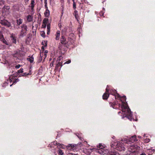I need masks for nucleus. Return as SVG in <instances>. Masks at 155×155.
Listing matches in <instances>:
<instances>
[{
  "instance_id": "obj_1",
  "label": "nucleus",
  "mask_w": 155,
  "mask_h": 155,
  "mask_svg": "<svg viewBox=\"0 0 155 155\" xmlns=\"http://www.w3.org/2000/svg\"><path fill=\"white\" fill-rule=\"evenodd\" d=\"M110 94L114 95L115 98H119L120 101H121V108L122 109V112L124 113L123 115H125L124 117L123 116L122 118L124 117H126L127 118L131 121L132 120H134V119L132 118V112L130 111L128 106L127 105V103L126 101V97L124 96L120 97L119 94L117 93V91L115 90L111 89L110 91Z\"/></svg>"
},
{
  "instance_id": "obj_2",
  "label": "nucleus",
  "mask_w": 155,
  "mask_h": 155,
  "mask_svg": "<svg viewBox=\"0 0 155 155\" xmlns=\"http://www.w3.org/2000/svg\"><path fill=\"white\" fill-rule=\"evenodd\" d=\"M111 146L119 151H124L125 150L123 143L120 141L115 140L113 142Z\"/></svg>"
},
{
  "instance_id": "obj_3",
  "label": "nucleus",
  "mask_w": 155,
  "mask_h": 155,
  "mask_svg": "<svg viewBox=\"0 0 155 155\" xmlns=\"http://www.w3.org/2000/svg\"><path fill=\"white\" fill-rule=\"evenodd\" d=\"M139 147L136 145H130L127 147V151L126 155H131L135 152L137 149Z\"/></svg>"
},
{
  "instance_id": "obj_4",
  "label": "nucleus",
  "mask_w": 155,
  "mask_h": 155,
  "mask_svg": "<svg viewBox=\"0 0 155 155\" xmlns=\"http://www.w3.org/2000/svg\"><path fill=\"white\" fill-rule=\"evenodd\" d=\"M137 140L136 138V135L132 136L128 139L124 138L122 140V141L127 144H130L135 141H137Z\"/></svg>"
},
{
  "instance_id": "obj_5",
  "label": "nucleus",
  "mask_w": 155,
  "mask_h": 155,
  "mask_svg": "<svg viewBox=\"0 0 155 155\" xmlns=\"http://www.w3.org/2000/svg\"><path fill=\"white\" fill-rule=\"evenodd\" d=\"M108 86H107V87L106 89V92L103 95V99H107L109 96V91L108 89Z\"/></svg>"
},
{
  "instance_id": "obj_6",
  "label": "nucleus",
  "mask_w": 155,
  "mask_h": 155,
  "mask_svg": "<svg viewBox=\"0 0 155 155\" xmlns=\"http://www.w3.org/2000/svg\"><path fill=\"white\" fill-rule=\"evenodd\" d=\"M61 43L63 45H66L68 43V41L66 40L65 37L63 35H62L60 38Z\"/></svg>"
},
{
  "instance_id": "obj_7",
  "label": "nucleus",
  "mask_w": 155,
  "mask_h": 155,
  "mask_svg": "<svg viewBox=\"0 0 155 155\" xmlns=\"http://www.w3.org/2000/svg\"><path fill=\"white\" fill-rule=\"evenodd\" d=\"M97 152L99 154L101 155H104L106 154L107 152V150H105L104 149H100L97 150Z\"/></svg>"
},
{
  "instance_id": "obj_8",
  "label": "nucleus",
  "mask_w": 155,
  "mask_h": 155,
  "mask_svg": "<svg viewBox=\"0 0 155 155\" xmlns=\"http://www.w3.org/2000/svg\"><path fill=\"white\" fill-rule=\"evenodd\" d=\"M53 144L55 145H57V147L58 148H64V145L60 143H58L57 141H54L53 142Z\"/></svg>"
},
{
  "instance_id": "obj_9",
  "label": "nucleus",
  "mask_w": 155,
  "mask_h": 155,
  "mask_svg": "<svg viewBox=\"0 0 155 155\" xmlns=\"http://www.w3.org/2000/svg\"><path fill=\"white\" fill-rule=\"evenodd\" d=\"M60 32L59 31H58L56 34H55V40H58L60 38Z\"/></svg>"
},
{
  "instance_id": "obj_10",
  "label": "nucleus",
  "mask_w": 155,
  "mask_h": 155,
  "mask_svg": "<svg viewBox=\"0 0 155 155\" xmlns=\"http://www.w3.org/2000/svg\"><path fill=\"white\" fill-rule=\"evenodd\" d=\"M11 38L13 43L14 44L16 43V37H15L13 34L11 35Z\"/></svg>"
},
{
  "instance_id": "obj_11",
  "label": "nucleus",
  "mask_w": 155,
  "mask_h": 155,
  "mask_svg": "<svg viewBox=\"0 0 155 155\" xmlns=\"http://www.w3.org/2000/svg\"><path fill=\"white\" fill-rule=\"evenodd\" d=\"M21 31H27V26L24 24L22 25L21 26Z\"/></svg>"
},
{
  "instance_id": "obj_12",
  "label": "nucleus",
  "mask_w": 155,
  "mask_h": 155,
  "mask_svg": "<svg viewBox=\"0 0 155 155\" xmlns=\"http://www.w3.org/2000/svg\"><path fill=\"white\" fill-rule=\"evenodd\" d=\"M27 31H21L20 36L21 37H23L25 36L26 34Z\"/></svg>"
},
{
  "instance_id": "obj_13",
  "label": "nucleus",
  "mask_w": 155,
  "mask_h": 155,
  "mask_svg": "<svg viewBox=\"0 0 155 155\" xmlns=\"http://www.w3.org/2000/svg\"><path fill=\"white\" fill-rule=\"evenodd\" d=\"M10 9V7L8 6H5L2 8V12H5L7 10H9Z\"/></svg>"
},
{
  "instance_id": "obj_14",
  "label": "nucleus",
  "mask_w": 155,
  "mask_h": 155,
  "mask_svg": "<svg viewBox=\"0 0 155 155\" xmlns=\"http://www.w3.org/2000/svg\"><path fill=\"white\" fill-rule=\"evenodd\" d=\"M45 16L46 17H48L50 15V12L48 9H46L44 13Z\"/></svg>"
},
{
  "instance_id": "obj_15",
  "label": "nucleus",
  "mask_w": 155,
  "mask_h": 155,
  "mask_svg": "<svg viewBox=\"0 0 155 155\" xmlns=\"http://www.w3.org/2000/svg\"><path fill=\"white\" fill-rule=\"evenodd\" d=\"M4 25L8 27H9L11 26V24L10 22L6 21H5V23Z\"/></svg>"
},
{
  "instance_id": "obj_16",
  "label": "nucleus",
  "mask_w": 155,
  "mask_h": 155,
  "mask_svg": "<svg viewBox=\"0 0 155 155\" xmlns=\"http://www.w3.org/2000/svg\"><path fill=\"white\" fill-rule=\"evenodd\" d=\"M27 20L28 21L30 22L32 21V16L30 15H28L27 17Z\"/></svg>"
},
{
  "instance_id": "obj_17",
  "label": "nucleus",
  "mask_w": 155,
  "mask_h": 155,
  "mask_svg": "<svg viewBox=\"0 0 155 155\" xmlns=\"http://www.w3.org/2000/svg\"><path fill=\"white\" fill-rule=\"evenodd\" d=\"M22 22V20L21 19H19L17 20V23L18 25H20L21 24Z\"/></svg>"
},
{
  "instance_id": "obj_18",
  "label": "nucleus",
  "mask_w": 155,
  "mask_h": 155,
  "mask_svg": "<svg viewBox=\"0 0 155 155\" xmlns=\"http://www.w3.org/2000/svg\"><path fill=\"white\" fill-rule=\"evenodd\" d=\"M98 147L101 149H104L105 148L104 145H102V144L100 143L99 144L98 146H97Z\"/></svg>"
},
{
  "instance_id": "obj_19",
  "label": "nucleus",
  "mask_w": 155,
  "mask_h": 155,
  "mask_svg": "<svg viewBox=\"0 0 155 155\" xmlns=\"http://www.w3.org/2000/svg\"><path fill=\"white\" fill-rule=\"evenodd\" d=\"M58 153L59 155H63L64 154V153L62 150L61 149H59L58 151Z\"/></svg>"
},
{
  "instance_id": "obj_20",
  "label": "nucleus",
  "mask_w": 155,
  "mask_h": 155,
  "mask_svg": "<svg viewBox=\"0 0 155 155\" xmlns=\"http://www.w3.org/2000/svg\"><path fill=\"white\" fill-rule=\"evenodd\" d=\"M27 60L28 61H29L30 63H32L33 61L34 58L33 57L31 56L28 58Z\"/></svg>"
},
{
  "instance_id": "obj_21",
  "label": "nucleus",
  "mask_w": 155,
  "mask_h": 155,
  "mask_svg": "<svg viewBox=\"0 0 155 155\" xmlns=\"http://www.w3.org/2000/svg\"><path fill=\"white\" fill-rule=\"evenodd\" d=\"M1 41H2L4 44L7 45H9V43L7 41H6L5 40L4 38Z\"/></svg>"
},
{
  "instance_id": "obj_22",
  "label": "nucleus",
  "mask_w": 155,
  "mask_h": 155,
  "mask_svg": "<svg viewBox=\"0 0 155 155\" xmlns=\"http://www.w3.org/2000/svg\"><path fill=\"white\" fill-rule=\"evenodd\" d=\"M35 3V0H31V8L32 9H33V8L34 6V3Z\"/></svg>"
},
{
  "instance_id": "obj_23",
  "label": "nucleus",
  "mask_w": 155,
  "mask_h": 155,
  "mask_svg": "<svg viewBox=\"0 0 155 155\" xmlns=\"http://www.w3.org/2000/svg\"><path fill=\"white\" fill-rule=\"evenodd\" d=\"M31 74L29 73H26V72H25V73H24L23 74L21 75H20V76H27V75H30Z\"/></svg>"
},
{
  "instance_id": "obj_24",
  "label": "nucleus",
  "mask_w": 155,
  "mask_h": 155,
  "mask_svg": "<svg viewBox=\"0 0 155 155\" xmlns=\"http://www.w3.org/2000/svg\"><path fill=\"white\" fill-rule=\"evenodd\" d=\"M42 45L44 46H46L47 45V42L46 41H43L42 42Z\"/></svg>"
},
{
  "instance_id": "obj_25",
  "label": "nucleus",
  "mask_w": 155,
  "mask_h": 155,
  "mask_svg": "<svg viewBox=\"0 0 155 155\" xmlns=\"http://www.w3.org/2000/svg\"><path fill=\"white\" fill-rule=\"evenodd\" d=\"M30 40V35H28L27 37V38L26 39V42H29Z\"/></svg>"
},
{
  "instance_id": "obj_26",
  "label": "nucleus",
  "mask_w": 155,
  "mask_h": 155,
  "mask_svg": "<svg viewBox=\"0 0 155 155\" xmlns=\"http://www.w3.org/2000/svg\"><path fill=\"white\" fill-rule=\"evenodd\" d=\"M45 32L43 31H41V32L40 35H41V36L42 37H43V38L45 37Z\"/></svg>"
},
{
  "instance_id": "obj_27",
  "label": "nucleus",
  "mask_w": 155,
  "mask_h": 155,
  "mask_svg": "<svg viewBox=\"0 0 155 155\" xmlns=\"http://www.w3.org/2000/svg\"><path fill=\"white\" fill-rule=\"evenodd\" d=\"M70 146H69L68 147V149L69 150H73V147H74V146L73 145L72 146V145H70Z\"/></svg>"
},
{
  "instance_id": "obj_28",
  "label": "nucleus",
  "mask_w": 155,
  "mask_h": 155,
  "mask_svg": "<svg viewBox=\"0 0 155 155\" xmlns=\"http://www.w3.org/2000/svg\"><path fill=\"white\" fill-rule=\"evenodd\" d=\"M6 21V20H5V19H4L3 20H2L1 21H0V23L2 25H5V21Z\"/></svg>"
},
{
  "instance_id": "obj_29",
  "label": "nucleus",
  "mask_w": 155,
  "mask_h": 155,
  "mask_svg": "<svg viewBox=\"0 0 155 155\" xmlns=\"http://www.w3.org/2000/svg\"><path fill=\"white\" fill-rule=\"evenodd\" d=\"M73 1V8L74 9H75L76 8V4L74 2V0H72Z\"/></svg>"
},
{
  "instance_id": "obj_30",
  "label": "nucleus",
  "mask_w": 155,
  "mask_h": 155,
  "mask_svg": "<svg viewBox=\"0 0 155 155\" xmlns=\"http://www.w3.org/2000/svg\"><path fill=\"white\" fill-rule=\"evenodd\" d=\"M46 23L44 21L43 22V24L42 26V28H45L46 27Z\"/></svg>"
},
{
  "instance_id": "obj_31",
  "label": "nucleus",
  "mask_w": 155,
  "mask_h": 155,
  "mask_svg": "<svg viewBox=\"0 0 155 155\" xmlns=\"http://www.w3.org/2000/svg\"><path fill=\"white\" fill-rule=\"evenodd\" d=\"M18 72L19 73H22V72H23V69L21 68L20 69H19V70L18 71Z\"/></svg>"
},
{
  "instance_id": "obj_32",
  "label": "nucleus",
  "mask_w": 155,
  "mask_h": 155,
  "mask_svg": "<svg viewBox=\"0 0 155 155\" xmlns=\"http://www.w3.org/2000/svg\"><path fill=\"white\" fill-rule=\"evenodd\" d=\"M19 81V80L18 79H16L15 81H14L13 84L10 85V86H11V87L12 86V84H13L18 82Z\"/></svg>"
},
{
  "instance_id": "obj_33",
  "label": "nucleus",
  "mask_w": 155,
  "mask_h": 155,
  "mask_svg": "<svg viewBox=\"0 0 155 155\" xmlns=\"http://www.w3.org/2000/svg\"><path fill=\"white\" fill-rule=\"evenodd\" d=\"M150 141V139H146L144 140L145 142L146 143H148Z\"/></svg>"
},
{
  "instance_id": "obj_34",
  "label": "nucleus",
  "mask_w": 155,
  "mask_h": 155,
  "mask_svg": "<svg viewBox=\"0 0 155 155\" xmlns=\"http://www.w3.org/2000/svg\"><path fill=\"white\" fill-rule=\"evenodd\" d=\"M4 38L3 35L0 34V40L1 41Z\"/></svg>"
},
{
  "instance_id": "obj_35",
  "label": "nucleus",
  "mask_w": 155,
  "mask_h": 155,
  "mask_svg": "<svg viewBox=\"0 0 155 155\" xmlns=\"http://www.w3.org/2000/svg\"><path fill=\"white\" fill-rule=\"evenodd\" d=\"M44 68H42V66H41L40 68H39V73L40 72H41L42 71H43V70L44 69Z\"/></svg>"
},
{
  "instance_id": "obj_36",
  "label": "nucleus",
  "mask_w": 155,
  "mask_h": 155,
  "mask_svg": "<svg viewBox=\"0 0 155 155\" xmlns=\"http://www.w3.org/2000/svg\"><path fill=\"white\" fill-rule=\"evenodd\" d=\"M4 18L2 15L0 17V21H1L2 20H4Z\"/></svg>"
},
{
  "instance_id": "obj_37",
  "label": "nucleus",
  "mask_w": 155,
  "mask_h": 155,
  "mask_svg": "<svg viewBox=\"0 0 155 155\" xmlns=\"http://www.w3.org/2000/svg\"><path fill=\"white\" fill-rule=\"evenodd\" d=\"M47 28L48 29L47 34H48V32L50 31V27L48 25H47Z\"/></svg>"
},
{
  "instance_id": "obj_38",
  "label": "nucleus",
  "mask_w": 155,
  "mask_h": 155,
  "mask_svg": "<svg viewBox=\"0 0 155 155\" xmlns=\"http://www.w3.org/2000/svg\"><path fill=\"white\" fill-rule=\"evenodd\" d=\"M48 52V51L47 50H45L44 52V55L45 56V57L46 56Z\"/></svg>"
},
{
  "instance_id": "obj_39",
  "label": "nucleus",
  "mask_w": 155,
  "mask_h": 155,
  "mask_svg": "<svg viewBox=\"0 0 155 155\" xmlns=\"http://www.w3.org/2000/svg\"><path fill=\"white\" fill-rule=\"evenodd\" d=\"M4 1L2 0H0V5H1L2 4H4Z\"/></svg>"
},
{
  "instance_id": "obj_40",
  "label": "nucleus",
  "mask_w": 155,
  "mask_h": 155,
  "mask_svg": "<svg viewBox=\"0 0 155 155\" xmlns=\"http://www.w3.org/2000/svg\"><path fill=\"white\" fill-rule=\"evenodd\" d=\"M71 62V60H68V61H66V62L64 63V64H69V63H70Z\"/></svg>"
},
{
  "instance_id": "obj_41",
  "label": "nucleus",
  "mask_w": 155,
  "mask_h": 155,
  "mask_svg": "<svg viewBox=\"0 0 155 155\" xmlns=\"http://www.w3.org/2000/svg\"><path fill=\"white\" fill-rule=\"evenodd\" d=\"M20 67V65L19 64H18V65H17L15 66V68L17 69L19 68Z\"/></svg>"
},
{
  "instance_id": "obj_42",
  "label": "nucleus",
  "mask_w": 155,
  "mask_h": 155,
  "mask_svg": "<svg viewBox=\"0 0 155 155\" xmlns=\"http://www.w3.org/2000/svg\"><path fill=\"white\" fill-rule=\"evenodd\" d=\"M70 36V37H74V33H71V34H70V35H69Z\"/></svg>"
},
{
  "instance_id": "obj_43",
  "label": "nucleus",
  "mask_w": 155,
  "mask_h": 155,
  "mask_svg": "<svg viewBox=\"0 0 155 155\" xmlns=\"http://www.w3.org/2000/svg\"><path fill=\"white\" fill-rule=\"evenodd\" d=\"M74 16H75V18L77 19V18H78V14H76V13H75V14H74Z\"/></svg>"
},
{
  "instance_id": "obj_44",
  "label": "nucleus",
  "mask_w": 155,
  "mask_h": 155,
  "mask_svg": "<svg viewBox=\"0 0 155 155\" xmlns=\"http://www.w3.org/2000/svg\"><path fill=\"white\" fill-rule=\"evenodd\" d=\"M100 15L101 16H103L104 14V12H100Z\"/></svg>"
},
{
  "instance_id": "obj_45",
  "label": "nucleus",
  "mask_w": 155,
  "mask_h": 155,
  "mask_svg": "<svg viewBox=\"0 0 155 155\" xmlns=\"http://www.w3.org/2000/svg\"><path fill=\"white\" fill-rule=\"evenodd\" d=\"M67 155H78L76 154H73L72 153H69Z\"/></svg>"
},
{
  "instance_id": "obj_46",
  "label": "nucleus",
  "mask_w": 155,
  "mask_h": 155,
  "mask_svg": "<svg viewBox=\"0 0 155 155\" xmlns=\"http://www.w3.org/2000/svg\"><path fill=\"white\" fill-rule=\"evenodd\" d=\"M116 104V103H114V104L113 103H111V106L113 107V108H115L114 107H113V106Z\"/></svg>"
},
{
  "instance_id": "obj_47",
  "label": "nucleus",
  "mask_w": 155,
  "mask_h": 155,
  "mask_svg": "<svg viewBox=\"0 0 155 155\" xmlns=\"http://www.w3.org/2000/svg\"><path fill=\"white\" fill-rule=\"evenodd\" d=\"M110 155H118L117 154H116L114 153H113Z\"/></svg>"
},
{
  "instance_id": "obj_48",
  "label": "nucleus",
  "mask_w": 155,
  "mask_h": 155,
  "mask_svg": "<svg viewBox=\"0 0 155 155\" xmlns=\"http://www.w3.org/2000/svg\"><path fill=\"white\" fill-rule=\"evenodd\" d=\"M53 63H52V62L50 64V66L51 67H52V66H53Z\"/></svg>"
},
{
  "instance_id": "obj_49",
  "label": "nucleus",
  "mask_w": 155,
  "mask_h": 155,
  "mask_svg": "<svg viewBox=\"0 0 155 155\" xmlns=\"http://www.w3.org/2000/svg\"><path fill=\"white\" fill-rule=\"evenodd\" d=\"M45 46H42L41 47V49L43 50H44L45 49Z\"/></svg>"
},
{
  "instance_id": "obj_50",
  "label": "nucleus",
  "mask_w": 155,
  "mask_h": 155,
  "mask_svg": "<svg viewBox=\"0 0 155 155\" xmlns=\"http://www.w3.org/2000/svg\"><path fill=\"white\" fill-rule=\"evenodd\" d=\"M74 13H75H75H76V14H78V12H77V11L76 10H75V11H74Z\"/></svg>"
},
{
  "instance_id": "obj_51",
  "label": "nucleus",
  "mask_w": 155,
  "mask_h": 155,
  "mask_svg": "<svg viewBox=\"0 0 155 155\" xmlns=\"http://www.w3.org/2000/svg\"><path fill=\"white\" fill-rule=\"evenodd\" d=\"M140 155H146L144 153H142L140 154Z\"/></svg>"
},
{
  "instance_id": "obj_52",
  "label": "nucleus",
  "mask_w": 155,
  "mask_h": 155,
  "mask_svg": "<svg viewBox=\"0 0 155 155\" xmlns=\"http://www.w3.org/2000/svg\"><path fill=\"white\" fill-rule=\"evenodd\" d=\"M77 136L78 137V138L80 139V140H81V137H80L79 136H78V135H77Z\"/></svg>"
},
{
  "instance_id": "obj_53",
  "label": "nucleus",
  "mask_w": 155,
  "mask_h": 155,
  "mask_svg": "<svg viewBox=\"0 0 155 155\" xmlns=\"http://www.w3.org/2000/svg\"><path fill=\"white\" fill-rule=\"evenodd\" d=\"M143 137H146V135L145 134H144V135H143Z\"/></svg>"
},
{
  "instance_id": "obj_54",
  "label": "nucleus",
  "mask_w": 155,
  "mask_h": 155,
  "mask_svg": "<svg viewBox=\"0 0 155 155\" xmlns=\"http://www.w3.org/2000/svg\"><path fill=\"white\" fill-rule=\"evenodd\" d=\"M121 113V112L120 111H119L118 112V114H119L120 113Z\"/></svg>"
},
{
  "instance_id": "obj_55",
  "label": "nucleus",
  "mask_w": 155,
  "mask_h": 155,
  "mask_svg": "<svg viewBox=\"0 0 155 155\" xmlns=\"http://www.w3.org/2000/svg\"><path fill=\"white\" fill-rule=\"evenodd\" d=\"M120 104H118V106H119V107H120Z\"/></svg>"
},
{
  "instance_id": "obj_56",
  "label": "nucleus",
  "mask_w": 155,
  "mask_h": 155,
  "mask_svg": "<svg viewBox=\"0 0 155 155\" xmlns=\"http://www.w3.org/2000/svg\"><path fill=\"white\" fill-rule=\"evenodd\" d=\"M138 137L139 138H141V137H140L139 136H138Z\"/></svg>"
},
{
  "instance_id": "obj_57",
  "label": "nucleus",
  "mask_w": 155,
  "mask_h": 155,
  "mask_svg": "<svg viewBox=\"0 0 155 155\" xmlns=\"http://www.w3.org/2000/svg\"><path fill=\"white\" fill-rule=\"evenodd\" d=\"M114 137H113V139H114Z\"/></svg>"
},
{
  "instance_id": "obj_58",
  "label": "nucleus",
  "mask_w": 155,
  "mask_h": 155,
  "mask_svg": "<svg viewBox=\"0 0 155 155\" xmlns=\"http://www.w3.org/2000/svg\"><path fill=\"white\" fill-rule=\"evenodd\" d=\"M103 9H104V10H105V8H103Z\"/></svg>"
},
{
  "instance_id": "obj_59",
  "label": "nucleus",
  "mask_w": 155,
  "mask_h": 155,
  "mask_svg": "<svg viewBox=\"0 0 155 155\" xmlns=\"http://www.w3.org/2000/svg\"><path fill=\"white\" fill-rule=\"evenodd\" d=\"M103 9H104V10H105V8H103Z\"/></svg>"
},
{
  "instance_id": "obj_60",
  "label": "nucleus",
  "mask_w": 155,
  "mask_h": 155,
  "mask_svg": "<svg viewBox=\"0 0 155 155\" xmlns=\"http://www.w3.org/2000/svg\"><path fill=\"white\" fill-rule=\"evenodd\" d=\"M103 9H104V10H105V8H103Z\"/></svg>"
},
{
  "instance_id": "obj_61",
  "label": "nucleus",
  "mask_w": 155,
  "mask_h": 155,
  "mask_svg": "<svg viewBox=\"0 0 155 155\" xmlns=\"http://www.w3.org/2000/svg\"><path fill=\"white\" fill-rule=\"evenodd\" d=\"M38 19H39V17H38Z\"/></svg>"
}]
</instances>
